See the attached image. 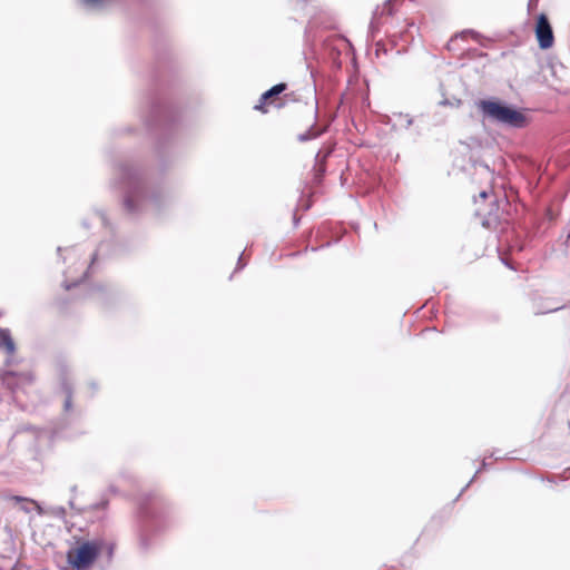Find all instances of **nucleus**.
I'll use <instances>...</instances> for the list:
<instances>
[{
    "instance_id": "f257e3e1",
    "label": "nucleus",
    "mask_w": 570,
    "mask_h": 570,
    "mask_svg": "<svg viewBox=\"0 0 570 570\" xmlns=\"http://www.w3.org/2000/svg\"><path fill=\"white\" fill-rule=\"evenodd\" d=\"M102 550V541H82L67 551L68 564L75 570H88Z\"/></svg>"
},
{
    "instance_id": "f03ea898",
    "label": "nucleus",
    "mask_w": 570,
    "mask_h": 570,
    "mask_svg": "<svg viewBox=\"0 0 570 570\" xmlns=\"http://www.w3.org/2000/svg\"><path fill=\"white\" fill-rule=\"evenodd\" d=\"M479 107L484 116L499 122L508 124L514 127H521L524 122V116L508 106L498 101L481 100Z\"/></svg>"
},
{
    "instance_id": "7ed1b4c3",
    "label": "nucleus",
    "mask_w": 570,
    "mask_h": 570,
    "mask_svg": "<svg viewBox=\"0 0 570 570\" xmlns=\"http://www.w3.org/2000/svg\"><path fill=\"white\" fill-rule=\"evenodd\" d=\"M286 89L287 85L285 82L273 86L261 96L258 104L255 105L254 109L263 114H267L272 107H284L291 96L289 94H285Z\"/></svg>"
},
{
    "instance_id": "20e7f679",
    "label": "nucleus",
    "mask_w": 570,
    "mask_h": 570,
    "mask_svg": "<svg viewBox=\"0 0 570 570\" xmlns=\"http://www.w3.org/2000/svg\"><path fill=\"white\" fill-rule=\"evenodd\" d=\"M535 37L541 49H549L553 46V31L544 13L539 14L537 18Z\"/></svg>"
},
{
    "instance_id": "39448f33",
    "label": "nucleus",
    "mask_w": 570,
    "mask_h": 570,
    "mask_svg": "<svg viewBox=\"0 0 570 570\" xmlns=\"http://www.w3.org/2000/svg\"><path fill=\"white\" fill-rule=\"evenodd\" d=\"M0 347H3L8 354H13L16 344L9 330L0 328Z\"/></svg>"
},
{
    "instance_id": "423d86ee",
    "label": "nucleus",
    "mask_w": 570,
    "mask_h": 570,
    "mask_svg": "<svg viewBox=\"0 0 570 570\" xmlns=\"http://www.w3.org/2000/svg\"><path fill=\"white\" fill-rule=\"evenodd\" d=\"M328 155V151L325 153L324 155H321L320 153L317 154L316 156V164H317V177H321L323 175V173L325 171V160H326V157Z\"/></svg>"
},
{
    "instance_id": "0eeeda50",
    "label": "nucleus",
    "mask_w": 570,
    "mask_h": 570,
    "mask_svg": "<svg viewBox=\"0 0 570 570\" xmlns=\"http://www.w3.org/2000/svg\"><path fill=\"white\" fill-rule=\"evenodd\" d=\"M397 0H386L382 7L381 14L392 16L394 12V3Z\"/></svg>"
},
{
    "instance_id": "6e6552de",
    "label": "nucleus",
    "mask_w": 570,
    "mask_h": 570,
    "mask_svg": "<svg viewBox=\"0 0 570 570\" xmlns=\"http://www.w3.org/2000/svg\"><path fill=\"white\" fill-rule=\"evenodd\" d=\"M11 500L14 501V502H29V503L36 504L35 500H31V499H28V498H23V497H19V495H13L11 498Z\"/></svg>"
},
{
    "instance_id": "1a4fd4ad",
    "label": "nucleus",
    "mask_w": 570,
    "mask_h": 570,
    "mask_svg": "<svg viewBox=\"0 0 570 570\" xmlns=\"http://www.w3.org/2000/svg\"><path fill=\"white\" fill-rule=\"evenodd\" d=\"M125 204L129 210H132L135 208L134 203L130 198H126Z\"/></svg>"
},
{
    "instance_id": "9d476101",
    "label": "nucleus",
    "mask_w": 570,
    "mask_h": 570,
    "mask_svg": "<svg viewBox=\"0 0 570 570\" xmlns=\"http://www.w3.org/2000/svg\"><path fill=\"white\" fill-rule=\"evenodd\" d=\"M488 196L487 191L480 193V197L485 198Z\"/></svg>"
}]
</instances>
